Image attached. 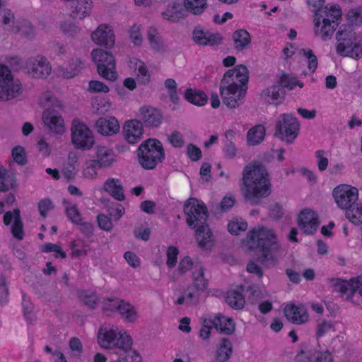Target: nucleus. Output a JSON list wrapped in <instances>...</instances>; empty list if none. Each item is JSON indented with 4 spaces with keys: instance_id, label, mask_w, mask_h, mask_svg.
I'll use <instances>...</instances> for the list:
<instances>
[{
    "instance_id": "obj_60",
    "label": "nucleus",
    "mask_w": 362,
    "mask_h": 362,
    "mask_svg": "<svg viewBox=\"0 0 362 362\" xmlns=\"http://www.w3.org/2000/svg\"><path fill=\"white\" fill-rule=\"evenodd\" d=\"M310 359L314 362H333V357L328 351H315L311 354Z\"/></svg>"
},
{
    "instance_id": "obj_58",
    "label": "nucleus",
    "mask_w": 362,
    "mask_h": 362,
    "mask_svg": "<svg viewBox=\"0 0 362 362\" xmlns=\"http://www.w3.org/2000/svg\"><path fill=\"white\" fill-rule=\"evenodd\" d=\"M88 90L90 93H108L110 91L109 87L104 83L93 80L89 82Z\"/></svg>"
},
{
    "instance_id": "obj_32",
    "label": "nucleus",
    "mask_w": 362,
    "mask_h": 362,
    "mask_svg": "<svg viewBox=\"0 0 362 362\" xmlns=\"http://www.w3.org/2000/svg\"><path fill=\"white\" fill-rule=\"evenodd\" d=\"M117 314L124 322L129 323H134L139 318L137 308L130 302L124 300H123Z\"/></svg>"
},
{
    "instance_id": "obj_19",
    "label": "nucleus",
    "mask_w": 362,
    "mask_h": 362,
    "mask_svg": "<svg viewBox=\"0 0 362 362\" xmlns=\"http://www.w3.org/2000/svg\"><path fill=\"white\" fill-rule=\"evenodd\" d=\"M336 287L346 300L354 301L355 293H358L362 297V276L352 278L349 281H339Z\"/></svg>"
},
{
    "instance_id": "obj_3",
    "label": "nucleus",
    "mask_w": 362,
    "mask_h": 362,
    "mask_svg": "<svg viewBox=\"0 0 362 362\" xmlns=\"http://www.w3.org/2000/svg\"><path fill=\"white\" fill-rule=\"evenodd\" d=\"M244 196L252 204H257L260 199L271 193V184L265 168L258 163L247 165L243 171Z\"/></svg>"
},
{
    "instance_id": "obj_6",
    "label": "nucleus",
    "mask_w": 362,
    "mask_h": 362,
    "mask_svg": "<svg viewBox=\"0 0 362 362\" xmlns=\"http://www.w3.org/2000/svg\"><path fill=\"white\" fill-rule=\"evenodd\" d=\"M337 53L342 57L362 55V36L356 35L350 25H341L336 33Z\"/></svg>"
},
{
    "instance_id": "obj_5",
    "label": "nucleus",
    "mask_w": 362,
    "mask_h": 362,
    "mask_svg": "<svg viewBox=\"0 0 362 362\" xmlns=\"http://www.w3.org/2000/svg\"><path fill=\"white\" fill-rule=\"evenodd\" d=\"M325 1L308 0V4L315 12V33L326 40L332 37L338 26L341 11L337 5H327L322 8Z\"/></svg>"
},
{
    "instance_id": "obj_57",
    "label": "nucleus",
    "mask_w": 362,
    "mask_h": 362,
    "mask_svg": "<svg viewBox=\"0 0 362 362\" xmlns=\"http://www.w3.org/2000/svg\"><path fill=\"white\" fill-rule=\"evenodd\" d=\"M318 170L320 172L325 171L329 163L327 153L323 150H318L315 153Z\"/></svg>"
},
{
    "instance_id": "obj_25",
    "label": "nucleus",
    "mask_w": 362,
    "mask_h": 362,
    "mask_svg": "<svg viewBox=\"0 0 362 362\" xmlns=\"http://www.w3.org/2000/svg\"><path fill=\"white\" fill-rule=\"evenodd\" d=\"M4 223L6 226L13 223L11 228L12 235L15 238L19 240H23L24 237V232L18 209H14L13 211L6 212L4 216Z\"/></svg>"
},
{
    "instance_id": "obj_42",
    "label": "nucleus",
    "mask_w": 362,
    "mask_h": 362,
    "mask_svg": "<svg viewBox=\"0 0 362 362\" xmlns=\"http://www.w3.org/2000/svg\"><path fill=\"white\" fill-rule=\"evenodd\" d=\"M207 0H184L186 10L194 15L202 14L207 8Z\"/></svg>"
},
{
    "instance_id": "obj_39",
    "label": "nucleus",
    "mask_w": 362,
    "mask_h": 362,
    "mask_svg": "<svg viewBox=\"0 0 362 362\" xmlns=\"http://www.w3.org/2000/svg\"><path fill=\"white\" fill-rule=\"evenodd\" d=\"M147 38L151 47L158 52L165 49V45L156 28L151 27L147 31Z\"/></svg>"
},
{
    "instance_id": "obj_54",
    "label": "nucleus",
    "mask_w": 362,
    "mask_h": 362,
    "mask_svg": "<svg viewBox=\"0 0 362 362\" xmlns=\"http://www.w3.org/2000/svg\"><path fill=\"white\" fill-rule=\"evenodd\" d=\"M168 141L175 148H182L185 145V139L183 134L178 131H173L167 135Z\"/></svg>"
},
{
    "instance_id": "obj_1",
    "label": "nucleus",
    "mask_w": 362,
    "mask_h": 362,
    "mask_svg": "<svg viewBox=\"0 0 362 362\" xmlns=\"http://www.w3.org/2000/svg\"><path fill=\"white\" fill-rule=\"evenodd\" d=\"M99 345L106 349L115 350L117 362H129L131 357L134 362L141 361L140 356L132 349V339L127 332L115 325L104 324L98 333Z\"/></svg>"
},
{
    "instance_id": "obj_51",
    "label": "nucleus",
    "mask_w": 362,
    "mask_h": 362,
    "mask_svg": "<svg viewBox=\"0 0 362 362\" xmlns=\"http://www.w3.org/2000/svg\"><path fill=\"white\" fill-rule=\"evenodd\" d=\"M66 212L69 220L76 224H79L81 222V214L76 206L70 202H64Z\"/></svg>"
},
{
    "instance_id": "obj_10",
    "label": "nucleus",
    "mask_w": 362,
    "mask_h": 362,
    "mask_svg": "<svg viewBox=\"0 0 362 362\" xmlns=\"http://www.w3.org/2000/svg\"><path fill=\"white\" fill-rule=\"evenodd\" d=\"M299 130L300 124L295 117L291 114H282L276 122L275 135L291 144L297 138Z\"/></svg>"
},
{
    "instance_id": "obj_43",
    "label": "nucleus",
    "mask_w": 362,
    "mask_h": 362,
    "mask_svg": "<svg viewBox=\"0 0 362 362\" xmlns=\"http://www.w3.org/2000/svg\"><path fill=\"white\" fill-rule=\"evenodd\" d=\"M131 63L133 64L138 80L144 84L148 83L150 74L144 62L139 59H134Z\"/></svg>"
},
{
    "instance_id": "obj_28",
    "label": "nucleus",
    "mask_w": 362,
    "mask_h": 362,
    "mask_svg": "<svg viewBox=\"0 0 362 362\" xmlns=\"http://www.w3.org/2000/svg\"><path fill=\"white\" fill-rule=\"evenodd\" d=\"M213 327L219 332L231 334L235 331V323L233 320L221 314H217L213 318H209Z\"/></svg>"
},
{
    "instance_id": "obj_45",
    "label": "nucleus",
    "mask_w": 362,
    "mask_h": 362,
    "mask_svg": "<svg viewBox=\"0 0 362 362\" xmlns=\"http://www.w3.org/2000/svg\"><path fill=\"white\" fill-rule=\"evenodd\" d=\"M112 104L107 98L95 97L92 103L93 111L97 115H104L111 110Z\"/></svg>"
},
{
    "instance_id": "obj_47",
    "label": "nucleus",
    "mask_w": 362,
    "mask_h": 362,
    "mask_svg": "<svg viewBox=\"0 0 362 362\" xmlns=\"http://www.w3.org/2000/svg\"><path fill=\"white\" fill-rule=\"evenodd\" d=\"M103 168L94 159H90L85 163L83 170V176L88 179H96L99 169Z\"/></svg>"
},
{
    "instance_id": "obj_56",
    "label": "nucleus",
    "mask_w": 362,
    "mask_h": 362,
    "mask_svg": "<svg viewBox=\"0 0 362 362\" xmlns=\"http://www.w3.org/2000/svg\"><path fill=\"white\" fill-rule=\"evenodd\" d=\"M196 264H200L199 263H194L192 258L189 256H185L182 259H181L179 266H178V272L181 274H184L190 269L194 270V267Z\"/></svg>"
},
{
    "instance_id": "obj_36",
    "label": "nucleus",
    "mask_w": 362,
    "mask_h": 362,
    "mask_svg": "<svg viewBox=\"0 0 362 362\" xmlns=\"http://www.w3.org/2000/svg\"><path fill=\"white\" fill-rule=\"evenodd\" d=\"M4 29L11 33H18L17 24L19 19H16L14 14L9 9H4L0 13Z\"/></svg>"
},
{
    "instance_id": "obj_44",
    "label": "nucleus",
    "mask_w": 362,
    "mask_h": 362,
    "mask_svg": "<svg viewBox=\"0 0 362 362\" xmlns=\"http://www.w3.org/2000/svg\"><path fill=\"white\" fill-rule=\"evenodd\" d=\"M40 104L43 107L52 109H62L63 103L59 100L51 92L43 93L40 98Z\"/></svg>"
},
{
    "instance_id": "obj_38",
    "label": "nucleus",
    "mask_w": 362,
    "mask_h": 362,
    "mask_svg": "<svg viewBox=\"0 0 362 362\" xmlns=\"http://www.w3.org/2000/svg\"><path fill=\"white\" fill-rule=\"evenodd\" d=\"M264 127L261 124L255 125L247 132V143L252 146L257 145L264 140Z\"/></svg>"
},
{
    "instance_id": "obj_48",
    "label": "nucleus",
    "mask_w": 362,
    "mask_h": 362,
    "mask_svg": "<svg viewBox=\"0 0 362 362\" xmlns=\"http://www.w3.org/2000/svg\"><path fill=\"white\" fill-rule=\"evenodd\" d=\"M129 36L134 45L140 46L144 41L142 26L139 24L132 25L129 30Z\"/></svg>"
},
{
    "instance_id": "obj_15",
    "label": "nucleus",
    "mask_w": 362,
    "mask_h": 362,
    "mask_svg": "<svg viewBox=\"0 0 362 362\" xmlns=\"http://www.w3.org/2000/svg\"><path fill=\"white\" fill-rule=\"evenodd\" d=\"M42 119L45 127L50 133L62 135L65 132L64 119L56 109L46 108L42 112Z\"/></svg>"
},
{
    "instance_id": "obj_31",
    "label": "nucleus",
    "mask_w": 362,
    "mask_h": 362,
    "mask_svg": "<svg viewBox=\"0 0 362 362\" xmlns=\"http://www.w3.org/2000/svg\"><path fill=\"white\" fill-rule=\"evenodd\" d=\"M103 189L118 201H123L125 199L123 187L119 179L108 178L104 182Z\"/></svg>"
},
{
    "instance_id": "obj_50",
    "label": "nucleus",
    "mask_w": 362,
    "mask_h": 362,
    "mask_svg": "<svg viewBox=\"0 0 362 362\" xmlns=\"http://www.w3.org/2000/svg\"><path fill=\"white\" fill-rule=\"evenodd\" d=\"M332 330H334V325L332 322L325 320H318L315 332L317 339L324 337Z\"/></svg>"
},
{
    "instance_id": "obj_59",
    "label": "nucleus",
    "mask_w": 362,
    "mask_h": 362,
    "mask_svg": "<svg viewBox=\"0 0 362 362\" xmlns=\"http://www.w3.org/2000/svg\"><path fill=\"white\" fill-rule=\"evenodd\" d=\"M347 19L351 24H361L362 23V6L350 10L347 13Z\"/></svg>"
},
{
    "instance_id": "obj_16",
    "label": "nucleus",
    "mask_w": 362,
    "mask_h": 362,
    "mask_svg": "<svg viewBox=\"0 0 362 362\" xmlns=\"http://www.w3.org/2000/svg\"><path fill=\"white\" fill-rule=\"evenodd\" d=\"M192 287L187 290L188 298L190 300L198 299L199 293L208 286V281L204 277V269L202 264H196L192 274Z\"/></svg>"
},
{
    "instance_id": "obj_4",
    "label": "nucleus",
    "mask_w": 362,
    "mask_h": 362,
    "mask_svg": "<svg viewBox=\"0 0 362 362\" xmlns=\"http://www.w3.org/2000/svg\"><path fill=\"white\" fill-rule=\"evenodd\" d=\"M246 245L250 249H259V260L267 266L275 265L278 260L279 240L275 232L267 227L257 226L247 235Z\"/></svg>"
},
{
    "instance_id": "obj_14",
    "label": "nucleus",
    "mask_w": 362,
    "mask_h": 362,
    "mask_svg": "<svg viewBox=\"0 0 362 362\" xmlns=\"http://www.w3.org/2000/svg\"><path fill=\"white\" fill-rule=\"evenodd\" d=\"M25 69L32 78H42L47 77L50 74L52 69L45 57L37 55L26 60Z\"/></svg>"
},
{
    "instance_id": "obj_18",
    "label": "nucleus",
    "mask_w": 362,
    "mask_h": 362,
    "mask_svg": "<svg viewBox=\"0 0 362 362\" xmlns=\"http://www.w3.org/2000/svg\"><path fill=\"white\" fill-rule=\"evenodd\" d=\"M91 39L98 45L111 48L114 46L115 37L112 28L107 24H100L92 33Z\"/></svg>"
},
{
    "instance_id": "obj_46",
    "label": "nucleus",
    "mask_w": 362,
    "mask_h": 362,
    "mask_svg": "<svg viewBox=\"0 0 362 362\" xmlns=\"http://www.w3.org/2000/svg\"><path fill=\"white\" fill-rule=\"evenodd\" d=\"M346 217L354 224H362V204L356 203L346 211Z\"/></svg>"
},
{
    "instance_id": "obj_29",
    "label": "nucleus",
    "mask_w": 362,
    "mask_h": 362,
    "mask_svg": "<svg viewBox=\"0 0 362 362\" xmlns=\"http://www.w3.org/2000/svg\"><path fill=\"white\" fill-rule=\"evenodd\" d=\"M196 228V239L199 246L204 250H211L214 245V239L208 226L204 223Z\"/></svg>"
},
{
    "instance_id": "obj_12",
    "label": "nucleus",
    "mask_w": 362,
    "mask_h": 362,
    "mask_svg": "<svg viewBox=\"0 0 362 362\" xmlns=\"http://www.w3.org/2000/svg\"><path fill=\"white\" fill-rule=\"evenodd\" d=\"M71 142L77 149L90 150L95 144L92 131L86 124L74 120L71 125Z\"/></svg>"
},
{
    "instance_id": "obj_2",
    "label": "nucleus",
    "mask_w": 362,
    "mask_h": 362,
    "mask_svg": "<svg viewBox=\"0 0 362 362\" xmlns=\"http://www.w3.org/2000/svg\"><path fill=\"white\" fill-rule=\"evenodd\" d=\"M248 78V69L244 65H238L225 73L221 82L220 94L227 107L233 109L243 103Z\"/></svg>"
},
{
    "instance_id": "obj_26",
    "label": "nucleus",
    "mask_w": 362,
    "mask_h": 362,
    "mask_svg": "<svg viewBox=\"0 0 362 362\" xmlns=\"http://www.w3.org/2000/svg\"><path fill=\"white\" fill-rule=\"evenodd\" d=\"M119 124L115 117H100L95 122L97 132L103 136H112L119 130Z\"/></svg>"
},
{
    "instance_id": "obj_34",
    "label": "nucleus",
    "mask_w": 362,
    "mask_h": 362,
    "mask_svg": "<svg viewBox=\"0 0 362 362\" xmlns=\"http://www.w3.org/2000/svg\"><path fill=\"white\" fill-rule=\"evenodd\" d=\"M90 0H76L71 3V15L74 18L82 19L90 14L92 9Z\"/></svg>"
},
{
    "instance_id": "obj_27",
    "label": "nucleus",
    "mask_w": 362,
    "mask_h": 362,
    "mask_svg": "<svg viewBox=\"0 0 362 362\" xmlns=\"http://www.w3.org/2000/svg\"><path fill=\"white\" fill-rule=\"evenodd\" d=\"M284 92L280 85H273L263 90L260 99L267 104L277 105L284 99Z\"/></svg>"
},
{
    "instance_id": "obj_63",
    "label": "nucleus",
    "mask_w": 362,
    "mask_h": 362,
    "mask_svg": "<svg viewBox=\"0 0 362 362\" xmlns=\"http://www.w3.org/2000/svg\"><path fill=\"white\" fill-rule=\"evenodd\" d=\"M167 262L166 264L169 268H173L177 263L178 255V250L177 247L170 246L167 250Z\"/></svg>"
},
{
    "instance_id": "obj_24",
    "label": "nucleus",
    "mask_w": 362,
    "mask_h": 362,
    "mask_svg": "<svg viewBox=\"0 0 362 362\" xmlns=\"http://www.w3.org/2000/svg\"><path fill=\"white\" fill-rule=\"evenodd\" d=\"M286 317L292 323L302 325L309 320L308 313L303 305L288 304L284 308Z\"/></svg>"
},
{
    "instance_id": "obj_41",
    "label": "nucleus",
    "mask_w": 362,
    "mask_h": 362,
    "mask_svg": "<svg viewBox=\"0 0 362 362\" xmlns=\"http://www.w3.org/2000/svg\"><path fill=\"white\" fill-rule=\"evenodd\" d=\"M122 301L123 299L117 297L107 298L102 302V310L108 315L118 313Z\"/></svg>"
},
{
    "instance_id": "obj_61",
    "label": "nucleus",
    "mask_w": 362,
    "mask_h": 362,
    "mask_svg": "<svg viewBox=\"0 0 362 362\" xmlns=\"http://www.w3.org/2000/svg\"><path fill=\"white\" fill-rule=\"evenodd\" d=\"M42 251L44 252H54L55 257H60L62 258H65L66 257L65 252H64L61 247L57 244L47 243L43 246Z\"/></svg>"
},
{
    "instance_id": "obj_40",
    "label": "nucleus",
    "mask_w": 362,
    "mask_h": 362,
    "mask_svg": "<svg viewBox=\"0 0 362 362\" xmlns=\"http://www.w3.org/2000/svg\"><path fill=\"white\" fill-rule=\"evenodd\" d=\"M185 98L189 103L198 106L204 105L208 100V98L204 92L191 88L185 91Z\"/></svg>"
},
{
    "instance_id": "obj_62",
    "label": "nucleus",
    "mask_w": 362,
    "mask_h": 362,
    "mask_svg": "<svg viewBox=\"0 0 362 362\" xmlns=\"http://www.w3.org/2000/svg\"><path fill=\"white\" fill-rule=\"evenodd\" d=\"M61 30L66 35L74 36L81 31V28L70 21H64L60 25Z\"/></svg>"
},
{
    "instance_id": "obj_13",
    "label": "nucleus",
    "mask_w": 362,
    "mask_h": 362,
    "mask_svg": "<svg viewBox=\"0 0 362 362\" xmlns=\"http://www.w3.org/2000/svg\"><path fill=\"white\" fill-rule=\"evenodd\" d=\"M332 194L337 206L346 211L354 206L358 199V189L349 185H338L334 189Z\"/></svg>"
},
{
    "instance_id": "obj_49",
    "label": "nucleus",
    "mask_w": 362,
    "mask_h": 362,
    "mask_svg": "<svg viewBox=\"0 0 362 362\" xmlns=\"http://www.w3.org/2000/svg\"><path fill=\"white\" fill-rule=\"evenodd\" d=\"M300 55L303 56L307 59L308 68L310 72L313 73L317 68L318 62L317 57L310 49H300L298 50Z\"/></svg>"
},
{
    "instance_id": "obj_30",
    "label": "nucleus",
    "mask_w": 362,
    "mask_h": 362,
    "mask_svg": "<svg viewBox=\"0 0 362 362\" xmlns=\"http://www.w3.org/2000/svg\"><path fill=\"white\" fill-rule=\"evenodd\" d=\"M232 341L226 337L220 339L215 353L216 359L218 362H227L233 353Z\"/></svg>"
},
{
    "instance_id": "obj_35",
    "label": "nucleus",
    "mask_w": 362,
    "mask_h": 362,
    "mask_svg": "<svg viewBox=\"0 0 362 362\" xmlns=\"http://www.w3.org/2000/svg\"><path fill=\"white\" fill-rule=\"evenodd\" d=\"M243 288L232 289L227 292L226 301L233 309H242L245 304V300L243 294Z\"/></svg>"
},
{
    "instance_id": "obj_9",
    "label": "nucleus",
    "mask_w": 362,
    "mask_h": 362,
    "mask_svg": "<svg viewBox=\"0 0 362 362\" xmlns=\"http://www.w3.org/2000/svg\"><path fill=\"white\" fill-rule=\"evenodd\" d=\"M92 58L97 64L98 74L104 78L113 81L117 79L114 56L102 49H95L92 52Z\"/></svg>"
},
{
    "instance_id": "obj_17",
    "label": "nucleus",
    "mask_w": 362,
    "mask_h": 362,
    "mask_svg": "<svg viewBox=\"0 0 362 362\" xmlns=\"http://www.w3.org/2000/svg\"><path fill=\"white\" fill-rule=\"evenodd\" d=\"M137 117L142 125L146 127H158L163 122V115L160 112L151 106L141 107Z\"/></svg>"
},
{
    "instance_id": "obj_23",
    "label": "nucleus",
    "mask_w": 362,
    "mask_h": 362,
    "mask_svg": "<svg viewBox=\"0 0 362 362\" xmlns=\"http://www.w3.org/2000/svg\"><path fill=\"white\" fill-rule=\"evenodd\" d=\"M193 40L199 45H209L214 46L220 45L222 42L223 38L218 33H212L208 30H204L202 28L197 27L192 33Z\"/></svg>"
},
{
    "instance_id": "obj_20",
    "label": "nucleus",
    "mask_w": 362,
    "mask_h": 362,
    "mask_svg": "<svg viewBox=\"0 0 362 362\" xmlns=\"http://www.w3.org/2000/svg\"><path fill=\"white\" fill-rule=\"evenodd\" d=\"M298 226L304 233L313 234L319 226L316 214L310 209L302 211L298 217Z\"/></svg>"
},
{
    "instance_id": "obj_53",
    "label": "nucleus",
    "mask_w": 362,
    "mask_h": 362,
    "mask_svg": "<svg viewBox=\"0 0 362 362\" xmlns=\"http://www.w3.org/2000/svg\"><path fill=\"white\" fill-rule=\"evenodd\" d=\"M13 177L8 174L7 170L0 165V191H6L13 185Z\"/></svg>"
},
{
    "instance_id": "obj_22",
    "label": "nucleus",
    "mask_w": 362,
    "mask_h": 362,
    "mask_svg": "<svg viewBox=\"0 0 362 362\" xmlns=\"http://www.w3.org/2000/svg\"><path fill=\"white\" fill-rule=\"evenodd\" d=\"M94 160L103 168H109L117 161V155L112 148L98 145L94 150Z\"/></svg>"
},
{
    "instance_id": "obj_37",
    "label": "nucleus",
    "mask_w": 362,
    "mask_h": 362,
    "mask_svg": "<svg viewBox=\"0 0 362 362\" xmlns=\"http://www.w3.org/2000/svg\"><path fill=\"white\" fill-rule=\"evenodd\" d=\"M83 62L78 59H72L69 67H60L59 74L66 78H71L76 76L83 68Z\"/></svg>"
},
{
    "instance_id": "obj_21",
    "label": "nucleus",
    "mask_w": 362,
    "mask_h": 362,
    "mask_svg": "<svg viewBox=\"0 0 362 362\" xmlns=\"http://www.w3.org/2000/svg\"><path fill=\"white\" fill-rule=\"evenodd\" d=\"M143 125L138 119L126 122L123 127V134L125 140L130 144L138 143L143 135Z\"/></svg>"
},
{
    "instance_id": "obj_8",
    "label": "nucleus",
    "mask_w": 362,
    "mask_h": 362,
    "mask_svg": "<svg viewBox=\"0 0 362 362\" xmlns=\"http://www.w3.org/2000/svg\"><path fill=\"white\" fill-rule=\"evenodd\" d=\"M23 90L21 81L14 77L11 69L0 64V101H8L18 97Z\"/></svg>"
},
{
    "instance_id": "obj_11",
    "label": "nucleus",
    "mask_w": 362,
    "mask_h": 362,
    "mask_svg": "<svg viewBox=\"0 0 362 362\" xmlns=\"http://www.w3.org/2000/svg\"><path fill=\"white\" fill-rule=\"evenodd\" d=\"M184 211L187 223L190 228H196L206 223L208 211L202 202L194 198L189 199L185 205Z\"/></svg>"
},
{
    "instance_id": "obj_55",
    "label": "nucleus",
    "mask_w": 362,
    "mask_h": 362,
    "mask_svg": "<svg viewBox=\"0 0 362 362\" xmlns=\"http://www.w3.org/2000/svg\"><path fill=\"white\" fill-rule=\"evenodd\" d=\"M11 156L13 160L18 165H23L26 163V153L23 147L15 146L11 151Z\"/></svg>"
},
{
    "instance_id": "obj_52",
    "label": "nucleus",
    "mask_w": 362,
    "mask_h": 362,
    "mask_svg": "<svg viewBox=\"0 0 362 362\" xmlns=\"http://www.w3.org/2000/svg\"><path fill=\"white\" fill-rule=\"evenodd\" d=\"M247 228V222L238 218L233 219L228 225V230L233 235H238L240 232L246 230Z\"/></svg>"
},
{
    "instance_id": "obj_7",
    "label": "nucleus",
    "mask_w": 362,
    "mask_h": 362,
    "mask_svg": "<svg viewBox=\"0 0 362 362\" xmlns=\"http://www.w3.org/2000/svg\"><path fill=\"white\" fill-rule=\"evenodd\" d=\"M137 151L139 163L147 170L155 168L165 158L163 145L156 139H149L143 142Z\"/></svg>"
},
{
    "instance_id": "obj_33",
    "label": "nucleus",
    "mask_w": 362,
    "mask_h": 362,
    "mask_svg": "<svg viewBox=\"0 0 362 362\" xmlns=\"http://www.w3.org/2000/svg\"><path fill=\"white\" fill-rule=\"evenodd\" d=\"M233 41L235 50L242 52L250 47L251 44V37L246 30L240 29L233 33Z\"/></svg>"
},
{
    "instance_id": "obj_64",
    "label": "nucleus",
    "mask_w": 362,
    "mask_h": 362,
    "mask_svg": "<svg viewBox=\"0 0 362 362\" xmlns=\"http://www.w3.org/2000/svg\"><path fill=\"white\" fill-rule=\"evenodd\" d=\"M8 287L5 276H0V303L3 304L8 301Z\"/></svg>"
}]
</instances>
